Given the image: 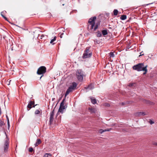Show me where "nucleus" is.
<instances>
[{
	"label": "nucleus",
	"mask_w": 157,
	"mask_h": 157,
	"mask_svg": "<svg viewBox=\"0 0 157 157\" xmlns=\"http://www.w3.org/2000/svg\"><path fill=\"white\" fill-rule=\"evenodd\" d=\"M152 3H149V4H144V5H143V6H148L150 4H152Z\"/></svg>",
	"instance_id": "obj_35"
},
{
	"label": "nucleus",
	"mask_w": 157,
	"mask_h": 157,
	"mask_svg": "<svg viewBox=\"0 0 157 157\" xmlns=\"http://www.w3.org/2000/svg\"><path fill=\"white\" fill-rule=\"evenodd\" d=\"M112 129L111 128H109V129H105L104 130H102V129H101L99 130V132L101 133H102L103 132H106V131H110Z\"/></svg>",
	"instance_id": "obj_13"
},
{
	"label": "nucleus",
	"mask_w": 157,
	"mask_h": 157,
	"mask_svg": "<svg viewBox=\"0 0 157 157\" xmlns=\"http://www.w3.org/2000/svg\"><path fill=\"white\" fill-rule=\"evenodd\" d=\"M59 107H60L61 108H65V106L64 105V103H63V102H61L60 104V106Z\"/></svg>",
	"instance_id": "obj_22"
},
{
	"label": "nucleus",
	"mask_w": 157,
	"mask_h": 157,
	"mask_svg": "<svg viewBox=\"0 0 157 157\" xmlns=\"http://www.w3.org/2000/svg\"><path fill=\"white\" fill-rule=\"evenodd\" d=\"M56 37L55 36L53 39L51 40L50 41V43L51 44H52L53 45L54 44V43H53V42L54 41L56 40Z\"/></svg>",
	"instance_id": "obj_19"
},
{
	"label": "nucleus",
	"mask_w": 157,
	"mask_h": 157,
	"mask_svg": "<svg viewBox=\"0 0 157 157\" xmlns=\"http://www.w3.org/2000/svg\"><path fill=\"white\" fill-rule=\"evenodd\" d=\"M146 115H147V114L144 112H139L136 113V116L138 117L141 116H144Z\"/></svg>",
	"instance_id": "obj_12"
},
{
	"label": "nucleus",
	"mask_w": 157,
	"mask_h": 157,
	"mask_svg": "<svg viewBox=\"0 0 157 157\" xmlns=\"http://www.w3.org/2000/svg\"><path fill=\"white\" fill-rule=\"evenodd\" d=\"M3 13V12H1V15L6 20L8 21L7 18L6 17H5L3 15H2V13Z\"/></svg>",
	"instance_id": "obj_24"
},
{
	"label": "nucleus",
	"mask_w": 157,
	"mask_h": 157,
	"mask_svg": "<svg viewBox=\"0 0 157 157\" xmlns=\"http://www.w3.org/2000/svg\"><path fill=\"white\" fill-rule=\"evenodd\" d=\"M76 75L78 80L82 81L83 79V72L81 70H78L76 72Z\"/></svg>",
	"instance_id": "obj_6"
},
{
	"label": "nucleus",
	"mask_w": 157,
	"mask_h": 157,
	"mask_svg": "<svg viewBox=\"0 0 157 157\" xmlns=\"http://www.w3.org/2000/svg\"><path fill=\"white\" fill-rule=\"evenodd\" d=\"M105 105L106 106H109L110 105L109 104L107 103Z\"/></svg>",
	"instance_id": "obj_38"
},
{
	"label": "nucleus",
	"mask_w": 157,
	"mask_h": 157,
	"mask_svg": "<svg viewBox=\"0 0 157 157\" xmlns=\"http://www.w3.org/2000/svg\"><path fill=\"white\" fill-rule=\"evenodd\" d=\"M54 99H55V98H54V99H53H53H52V100H54Z\"/></svg>",
	"instance_id": "obj_46"
},
{
	"label": "nucleus",
	"mask_w": 157,
	"mask_h": 157,
	"mask_svg": "<svg viewBox=\"0 0 157 157\" xmlns=\"http://www.w3.org/2000/svg\"><path fill=\"white\" fill-rule=\"evenodd\" d=\"M65 109V108H60V107H59V110H58V112L59 113H63V110L64 109Z\"/></svg>",
	"instance_id": "obj_17"
},
{
	"label": "nucleus",
	"mask_w": 157,
	"mask_h": 157,
	"mask_svg": "<svg viewBox=\"0 0 157 157\" xmlns=\"http://www.w3.org/2000/svg\"><path fill=\"white\" fill-rule=\"evenodd\" d=\"M94 88V87L93 85L92 84H90L88 86L85 87V88L86 89H89L90 90H91L93 89Z\"/></svg>",
	"instance_id": "obj_11"
},
{
	"label": "nucleus",
	"mask_w": 157,
	"mask_h": 157,
	"mask_svg": "<svg viewBox=\"0 0 157 157\" xmlns=\"http://www.w3.org/2000/svg\"><path fill=\"white\" fill-rule=\"evenodd\" d=\"M46 72V68L44 66H41L38 69L37 74L39 75H42L40 78L41 79L42 77L43 76V74L45 73Z\"/></svg>",
	"instance_id": "obj_5"
},
{
	"label": "nucleus",
	"mask_w": 157,
	"mask_h": 157,
	"mask_svg": "<svg viewBox=\"0 0 157 157\" xmlns=\"http://www.w3.org/2000/svg\"><path fill=\"white\" fill-rule=\"evenodd\" d=\"M39 144L37 143H36V142L35 144V147H36V146H37Z\"/></svg>",
	"instance_id": "obj_37"
},
{
	"label": "nucleus",
	"mask_w": 157,
	"mask_h": 157,
	"mask_svg": "<svg viewBox=\"0 0 157 157\" xmlns=\"http://www.w3.org/2000/svg\"><path fill=\"white\" fill-rule=\"evenodd\" d=\"M7 124H8V127L9 128V127H10V122H9V120H8V121H7Z\"/></svg>",
	"instance_id": "obj_31"
},
{
	"label": "nucleus",
	"mask_w": 157,
	"mask_h": 157,
	"mask_svg": "<svg viewBox=\"0 0 157 157\" xmlns=\"http://www.w3.org/2000/svg\"><path fill=\"white\" fill-rule=\"evenodd\" d=\"M97 36L98 37H100L101 36V33L99 31H98L97 32Z\"/></svg>",
	"instance_id": "obj_21"
},
{
	"label": "nucleus",
	"mask_w": 157,
	"mask_h": 157,
	"mask_svg": "<svg viewBox=\"0 0 157 157\" xmlns=\"http://www.w3.org/2000/svg\"><path fill=\"white\" fill-rule=\"evenodd\" d=\"M63 34L64 33H62L60 34V35L59 36L60 38H62L63 37Z\"/></svg>",
	"instance_id": "obj_33"
},
{
	"label": "nucleus",
	"mask_w": 157,
	"mask_h": 157,
	"mask_svg": "<svg viewBox=\"0 0 157 157\" xmlns=\"http://www.w3.org/2000/svg\"><path fill=\"white\" fill-rule=\"evenodd\" d=\"M109 54V56H110V57H113L114 56V53L113 52H110Z\"/></svg>",
	"instance_id": "obj_29"
},
{
	"label": "nucleus",
	"mask_w": 157,
	"mask_h": 157,
	"mask_svg": "<svg viewBox=\"0 0 157 157\" xmlns=\"http://www.w3.org/2000/svg\"><path fill=\"white\" fill-rule=\"evenodd\" d=\"M148 122L151 124H152L154 123V121L151 119H150L148 121Z\"/></svg>",
	"instance_id": "obj_25"
},
{
	"label": "nucleus",
	"mask_w": 157,
	"mask_h": 157,
	"mask_svg": "<svg viewBox=\"0 0 157 157\" xmlns=\"http://www.w3.org/2000/svg\"><path fill=\"white\" fill-rule=\"evenodd\" d=\"M119 12L117 10L114 9L113 11V14L115 16H117V15Z\"/></svg>",
	"instance_id": "obj_16"
},
{
	"label": "nucleus",
	"mask_w": 157,
	"mask_h": 157,
	"mask_svg": "<svg viewBox=\"0 0 157 157\" xmlns=\"http://www.w3.org/2000/svg\"><path fill=\"white\" fill-rule=\"evenodd\" d=\"M52 155L50 153H46L43 157H51Z\"/></svg>",
	"instance_id": "obj_20"
},
{
	"label": "nucleus",
	"mask_w": 157,
	"mask_h": 157,
	"mask_svg": "<svg viewBox=\"0 0 157 157\" xmlns=\"http://www.w3.org/2000/svg\"><path fill=\"white\" fill-rule=\"evenodd\" d=\"M54 109L50 113V117L49 120V124L51 125L52 124L54 120Z\"/></svg>",
	"instance_id": "obj_7"
},
{
	"label": "nucleus",
	"mask_w": 157,
	"mask_h": 157,
	"mask_svg": "<svg viewBox=\"0 0 157 157\" xmlns=\"http://www.w3.org/2000/svg\"><path fill=\"white\" fill-rule=\"evenodd\" d=\"M129 86H132V84H130Z\"/></svg>",
	"instance_id": "obj_42"
},
{
	"label": "nucleus",
	"mask_w": 157,
	"mask_h": 157,
	"mask_svg": "<svg viewBox=\"0 0 157 157\" xmlns=\"http://www.w3.org/2000/svg\"><path fill=\"white\" fill-rule=\"evenodd\" d=\"M90 47H87L84 51L82 57L83 58H86L90 57L92 55V52L89 50Z\"/></svg>",
	"instance_id": "obj_4"
},
{
	"label": "nucleus",
	"mask_w": 157,
	"mask_h": 157,
	"mask_svg": "<svg viewBox=\"0 0 157 157\" xmlns=\"http://www.w3.org/2000/svg\"><path fill=\"white\" fill-rule=\"evenodd\" d=\"M89 109L90 110V112L92 113H94L95 111V109H94L89 108Z\"/></svg>",
	"instance_id": "obj_26"
},
{
	"label": "nucleus",
	"mask_w": 157,
	"mask_h": 157,
	"mask_svg": "<svg viewBox=\"0 0 157 157\" xmlns=\"http://www.w3.org/2000/svg\"><path fill=\"white\" fill-rule=\"evenodd\" d=\"M4 124L5 123L4 122L0 119V126L2 127V126L4 125Z\"/></svg>",
	"instance_id": "obj_23"
},
{
	"label": "nucleus",
	"mask_w": 157,
	"mask_h": 157,
	"mask_svg": "<svg viewBox=\"0 0 157 157\" xmlns=\"http://www.w3.org/2000/svg\"><path fill=\"white\" fill-rule=\"evenodd\" d=\"M33 150L32 147H29V152H32Z\"/></svg>",
	"instance_id": "obj_30"
},
{
	"label": "nucleus",
	"mask_w": 157,
	"mask_h": 157,
	"mask_svg": "<svg viewBox=\"0 0 157 157\" xmlns=\"http://www.w3.org/2000/svg\"><path fill=\"white\" fill-rule=\"evenodd\" d=\"M59 114V112H58L56 115V117H57V116Z\"/></svg>",
	"instance_id": "obj_39"
},
{
	"label": "nucleus",
	"mask_w": 157,
	"mask_h": 157,
	"mask_svg": "<svg viewBox=\"0 0 157 157\" xmlns=\"http://www.w3.org/2000/svg\"><path fill=\"white\" fill-rule=\"evenodd\" d=\"M6 118H7V121H8V120H9V118H8V117L7 116H6Z\"/></svg>",
	"instance_id": "obj_40"
},
{
	"label": "nucleus",
	"mask_w": 157,
	"mask_h": 157,
	"mask_svg": "<svg viewBox=\"0 0 157 157\" xmlns=\"http://www.w3.org/2000/svg\"><path fill=\"white\" fill-rule=\"evenodd\" d=\"M125 104V103H124V102H122V103H120V104L122 105H124Z\"/></svg>",
	"instance_id": "obj_36"
},
{
	"label": "nucleus",
	"mask_w": 157,
	"mask_h": 157,
	"mask_svg": "<svg viewBox=\"0 0 157 157\" xmlns=\"http://www.w3.org/2000/svg\"><path fill=\"white\" fill-rule=\"evenodd\" d=\"M35 105H33V107H35Z\"/></svg>",
	"instance_id": "obj_44"
},
{
	"label": "nucleus",
	"mask_w": 157,
	"mask_h": 157,
	"mask_svg": "<svg viewBox=\"0 0 157 157\" xmlns=\"http://www.w3.org/2000/svg\"><path fill=\"white\" fill-rule=\"evenodd\" d=\"M41 142V140L40 139H38L37 140L36 143L38 144H40Z\"/></svg>",
	"instance_id": "obj_28"
},
{
	"label": "nucleus",
	"mask_w": 157,
	"mask_h": 157,
	"mask_svg": "<svg viewBox=\"0 0 157 157\" xmlns=\"http://www.w3.org/2000/svg\"><path fill=\"white\" fill-rule=\"evenodd\" d=\"M54 99H55V98H54V99H53H53H52V100H54Z\"/></svg>",
	"instance_id": "obj_47"
},
{
	"label": "nucleus",
	"mask_w": 157,
	"mask_h": 157,
	"mask_svg": "<svg viewBox=\"0 0 157 157\" xmlns=\"http://www.w3.org/2000/svg\"><path fill=\"white\" fill-rule=\"evenodd\" d=\"M11 81V80H10L9 82V83H8L7 84L8 85H9L10 84V82Z\"/></svg>",
	"instance_id": "obj_41"
},
{
	"label": "nucleus",
	"mask_w": 157,
	"mask_h": 157,
	"mask_svg": "<svg viewBox=\"0 0 157 157\" xmlns=\"http://www.w3.org/2000/svg\"><path fill=\"white\" fill-rule=\"evenodd\" d=\"M90 98L91 101V102L93 104H94L96 103L97 101L96 99L92 97H90Z\"/></svg>",
	"instance_id": "obj_14"
},
{
	"label": "nucleus",
	"mask_w": 157,
	"mask_h": 157,
	"mask_svg": "<svg viewBox=\"0 0 157 157\" xmlns=\"http://www.w3.org/2000/svg\"><path fill=\"white\" fill-rule=\"evenodd\" d=\"M9 142L8 140H6L4 143V151L5 152L8 151V149L9 146Z\"/></svg>",
	"instance_id": "obj_8"
},
{
	"label": "nucleus",
	"mask_w": 157,
	"mask_h": 157,
	"mask_svg": "<svg viewBox=\"0 0 157 157\" xmlns=\"http://www.w3.org/2000/svg\"><path fill=\"white\" fill-rule=\"evenodd\" d=\"M54 99H55V98H54V99H53H53H52V100H54Z\"/></svg>",
	"instance_id": "obj_48"
},
{
	"label": "nucleus",
	"mask_w": 157,
	"mask_h": 157,
	"mask_svg": "<svg viewBox=\"0 0 157 157\" xmlns=\"http://www.w3.org/2000/svg\"><path fill=\"white\" fill-rule=\"evenodd\" d=\"M144 55V54H142V55H140V56H141V55Z\"/></svg>",
	"instance_id": "obj_45"
},
{
	"label": "nucleus",
	"mask_w": 157,
	"mask_h": 157,
	"mask_svg": "<svg viewBox=\"0 0 157 157\" xmlns=\"http://www.w3.org/2000/svg\"><path fill=\"white\" fill-rule=\"evenodd\" d=\"M0 36L1 37H2L3 39L6 40H7V36H9L8 33L6 31H3Z\"/></svg>",
	"instance_id": "obj_9"
},
{
	"label": "nucleus",
	"mask_w": 157,
	"mask_h": 157,
	"mask_svg": "<svg viewBox=\"0 0 157 157\" xmlns=\"http://www.w3.org/2000/svg\"><path fill=\"white\" fill-rule=\"evenodd\" d=\"M34 104V101H29V103L27 107L30 109L32 108V106Z\"/></svg>",
	"instance_id": "obj_10"
},
{
	"label": "nucleus",
	"mask_w": 157,
	"mask_h": 157,
	"mask_svg": "<svg viewBox=\"0 0 157 157\" xmlns=\"http://www.w3.org/2000/svg\"><path fill=\"white\" fill-rule=\"evenodd\" d=\"M102 34L104 36L106 35L108 33L106 30H103L102 31Z\"/></svg>",
	"instance_id": "obj_18"
},
{
	"label": "nucleus",
	"mask_w": 157,
	"mask_h": 157,
	"mask_svg": "<svg viewBox=\"0 0 157 157\" xmlns=\"http://www.w3.org/2000/svg\"><path fill=\"white\" fill-rule=\"evenodd\" d=\"M127 18V16L125 15H123L121 16L120 17V19L122 20H125Z\"/></svg>",
	"instance_id": "obj_15"
},
{
	"label": "nucleus",
	"mask_w": 157,
	"mask_h": 157,
	"mask_svg": "<svg viewBox=\"0 0 157 157\" xmlns=\"http://www.w3.org/2000/svg\"><path fill=\"white\" fill-rule=\"evenodd\" d=\"M96 19V17L94 16L91 17L88 21L87 29L90 32L92 33L98 29L100 23H97L95 24V21Z\"/></svg>",
	"instance_id": "obj_1"
},
{
	"label": "nucleus",
	"mask_w": 157,
	"mask_h": 157,
	"mask_svg": "<svg viewBox=\"0 0 157 157\" xmlns=\"http://www.w3.org/2000/svg\"><path fill=\"white\" fill-rule=\"evenodd\" d=\"M77 86V84L75 82H74L72 83V85H71L68 88L65 94V96H66L68 95L69 93L72 92L73 90H75Z\"/></svg>",
	"instance_id": "obj_3"
},
{
	"label": "nucleus",
	"mask_w": 157,
	"mask_h": 157,
	"mask_svg": "<svg viewBox=\"0 0 157 157\" xmlns=\"http://www.w3.org/2000/svg\"><path fill=\"white\" fill-rule=\"evenodd\" d=\"M40 113V111L38 109L36 110L35 112V114H39Z\"/></svg>",
	"instance_id": "obj_27"
},
{
	"label": "nucleus",
	"mask_w": 157,
	"mask_h": 157,
	"mask_svg": "<svg viewBox=\"0 0 157 157\" xmlns=\"http://www.w3.org/2000/svg\"><path fill=\"white\" fill-rule=\"evenodd\" d=\"M147 66L144 65L143 63H139L136 65H134L132 67V68L133 70H136L138 71H144L143 73L144 75L146 74L147 72Z\"/></svg>",
	"instance_id": "obj_2"
},
{
	"label": "nucleus",
	"mask_w": 157,
	"mask_h": 157,
	"mask_svg": "<svg viewBox=\"0 0 157 157\" xmlns=\"http://www.w3.org/2000/svg\"><path fill=\"white\" fill-rule=\"evenodd\" d=\"M41 36L42 37H44V35H42Z\"/></svg>",
	"instance_id": "obj_43"
},
{
	"label": "nucleus",
	"mask_w": 157,
	"mask_h": 157,
	"mask_svg": "<svg viewBox=\"0 0 157 157\" xmlns=\"http://www.w3.org/2000/svg\"><path fill=\"white\" fill-rule=\"evenodd\" d=\"M153 144L155 146H157V142H154L153 143Z\"/></svg>",
	"instance_id": "obj_34"
},
{
	"label": "nucleus",
	"mask_w": 157,
	"mask_h": 157,
	"mask_svg": "<svg viewBox=\"0 0 157 157\" xmlns=\"http://www.w3.org/2000/svg\"><path fill=\"white\" fill-rule=\"evenodd\" d=\"M66 97H65V96L64 98L63 99L62 101V102H63V103H64V102L65 101V99H66Z\"/></svg>",
	"instance_id": "obj_32"
},
{
	"label": "nucleus",
	"mask_w": 157,
	"mask_h": 157,
	"mask_svg": "<svg viewBox=\"0 0 157 157\" xmlns=\"http://www.w3.org/2000/svg\"><path fill=\"white\" fill-rule=\"evenodd\" d=\"M2 15H3V13H2Z\"/></svg>",
	"instance_id": "obj_49"
}]
</instances>
